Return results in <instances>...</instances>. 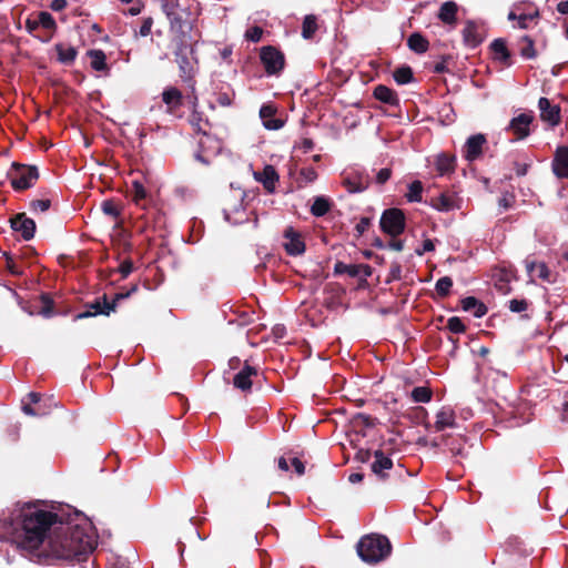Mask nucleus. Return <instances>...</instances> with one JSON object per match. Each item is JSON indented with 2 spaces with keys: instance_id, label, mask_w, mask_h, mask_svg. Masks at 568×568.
I'll return each instance as SVG.
<instances>
[{
  "instance_id": "1",
  "label": "nucleus",
  "mask_w": 568,
  "mask_h": 568,
  "mask_svg": "<svg viewBox=\"0 0 568 568\" xmlns=\"http://www.w3.org/2000/svg\"><path fill=\"white\" fill-rule=\"evenodd\" d=\"M9 536H16L21 549L49 561H81L97 546L94 527L84 515L64 519L38 503L16 505L0 519V539Z\"/></svg>"
},
{
  "instance_id": "2",
  "label": "nucleus",
  "mask_w": 568,
  "mask_h": 568,
  "mask_svg": "<svg viewBox=\"0 0 568 568\" xmlns=\"http://www.w3.org/2000/svg\"><path fill=\"white\" fill-rule=\"evenodd\" d=\"M389 540L381 535H367L357 544V554L363 561L376 564L390 554Z\"/></svg>"
},
{
  "instance_id": "3",
  "label": "nucleus",
  "mask_w": 568,
  "mask_h": 568,
  "mask_svg": "<svg viewBox=\"0 0 568 568\" xmlns=\"http://www.w3.org/2000/svg\"><path fill=\"white\" fill-rule=\"evenodd\" d=\"M382 230L395 237L402 234L405 230V215L398 209L386 210L381 217Z\"/></svg>"
},
{
  "instance_id": "4",
  "label": "nucleus",
  "mask_w": 568,
  "mask_h": 568,
  "mask_svg": "<svg viewBox=\"0 0 568 568\" xmlns=\"http://www.w3.org/2000/svg\"><path fill=\"white\" fill-rule=\"evenodd\" d=\"M38 178L36 166L17 165L11 173V184L16 190H26L32 186Z\"/></svg>"
},
{
  "instance_id": "5",
  "label": "nucleus",
  "mask_w": 568,
  "mask_h": 568,
  "mask_svg": "<svg viewBox=\"0 0 568 568\" xmlns=\"http://www.w3.org/2000/svg\"><path fill=\"white\" fill-rule=\"evenodd\" d=\"M539 12L535 8H529L527 11L523 10V4H515L508 13V20L517 21L519 29H528L537 23Z\"/></svg>"
},
{
  "instance_id": "6",
  "label": "nucleus",
  "mask_w": 568,
  "mask_h": 568,
  "mask_svg": "<svg viewBox=\"0 0 568 568\" xmlns=\"http://www.w3.org/2000/svg\"><path fill=\"white\" fill-rule=\"evenodd\" d=\"M261 61L268 74H275L284 67V55L272 47H264L261 50Z\"/></svg>"
},
{
  "instance_id": "7",
  "label": "nucleus",
  "mask_w": 568,
  "mask_h": 568,
  "mask_svg": "<svg viewBox=\"0 0 568 568\" xmlns=\"http://www.w3.org/2000/svg\"><path fill=\"white\" fill-rule=\"evenodd\" d=\"M283 246L287 254L300 255L305 251V243L302 234L292 226H287L283 234Z\"/></svg>"
},
{
  "instance_id": "8",
  "label": "nucleus",
  "mask_w": 568,
  "mask_h": 568,
  "mask_svg": "<svg viewBox=\"0 0 568 568\" xmlns=\"http://www.w3.org/2000/svg\"><path fill=\"white\" fill-rule=\"evenodd\" d=\"M532 122L534 115L531 112L520 113L510 120L507 130L510 131L517 140H523L530 134V125Z\"/></svg>"
},
{
  "instance_id": "9",
  "label": "nucleus",
  "mask_w": 568,
  "mask_h": 568,
  "mask_svg": "<svg viewBox=\"0 0 568 568\" xmlns=\"http://www.w3.org/2000/svg\"><path fill=\"white\" fill-rule=\"evenodd\" d=\"M342 183L349 193H359L368 187L369 179L363 172L353 170L344 173Z\"/></svg>"
},
{
  "instance_id": "10",
  "label": "nucleus",
  "mask_w": 568,
  "mask_h": 568,
  "mask_svg": "<svg viewBox=\"0 0 568 568\" xmlns=\"http://www.w3.org/2000/svg\"><path fill=\"white\" fill-rule=\"evenodd\" d=\"M526 270L530 282L540 280L546 283H554L556 281V276L544 262L527 261Z\"/></svg>"
},
{
  "instance_id": "11",
  "label": "nucleus",
  "mask_w": 568,
  "mask_h": 568,
  "mask_svg": "<svg viewBox=\"0 0 568 568\" xmlns=\"http://www.w3.org/2000/svg\"><path fill=\"white\" fill-rule=\"evenodd\" d=\"M538 109L540 112L541 121L548 123L550 126H556L560 122V108L551 103L547 98H540L538 101Z\"/></svg>"
},
{
  "instance_id": "12",
  "label": "nucleus",
  "mask_w": 568,
  "mask_h": 568,
  "mask_svg": "<svg viewBox=\"0 0 568 568\" xmlns=\"http://www.w3.org/2000/svg\"><path fill=\"white\" fill-rule=\"evenodd\" d=\"M462 200L450 192H445L430 200V205L439 212H450L460 207Z\"/></svg>"
},
{
  "instance_id": "13",
  "label": "nucleus",
  "mask_w": 568,
  "mask_h": 568,
  "mask_svg": "<svg viewBox=\"0 0 568 568\" xmlns=\"http://www.w3.org/2000/svg\"><path fill=\"white\" fill-rule=\"evenodd\" d=\"M277 108L272 103L263 104L260 109V118L265 129L280 130L284 126V120L276 118Z\"/></svg>"
},
{
  "instance_id": "14",
  "label": "nucleus",
  "mask_w": 568,
  "mask_h": 568,
  "mask_svg": "<svg viewBox=\"0 0 568 568\" xmlns=\"http://www.w3.org/2000/svg\"><path fill=\"white\" fill-rule=\"evenodd\" d=\"M11 226L14 231L21 233L24 240H31L36 232V223L32 219L26 216V214H18L11 220Z\"/></svg>"
},
{
  "instance_id": "15",
  "label": "nucleus",
  "mask_w": 568,
  "mask_h": 568,
  "mask_svg": "<svg viewBox=\"0 0 568 568\" xmlns=\"http://www.w3.org/2000/svg\"><path fill=\"white\" fill-rule=\"evenodd\" d=\"M486 139L483 134H476L468 138L465 144V158L468 161H474L479 158Z\"/></svg>"
},
{
  "instance_id": "16",
  "label": "nucleus",
  "mask_w": 568,
  "mask_h": 568,
  "mask_svg": "<svg viewBox=\"0 0 568 568\" xmlns=\"http://www.w3.org/2000/svg\"><path fill=\"white\" fill-rule=\"evenodd\" d=\"M552 170L558 178H568V148L560 146L557 149L552 161Z\"/></svg>"
},
{
  "instance_id": "17",
  "label": "nucleus",
  "mask_w": 568,
  "mask_h": 568,
  "mask_svg": "<svg viewBox=\"0 0 568 568\" xmlns=\"http://www.w3.org/2000/svg\"><path fill=\"white\" fill-rule=\"evenodd\" d=\"M456 415L453 408L444 406L436 414L434 427L437 432L455 426Z\"/></svg>"
},
{
  "instance_id": "18",
  "label": "nucleus",
  "mask_w": 568,
  "mask_h": 568,
  "mask_svg": "<svg viewBox=\"0 0 568 568\" xmlns=\"http://www.w3.org/2000/svg\"><path fill=\"white\" fill-rule=\"evenodd\" d=\"M256 368L245 365L235 376L234 386L243 392L250 390L252 387V376H256Z\"/></svg>"
},
{
  "instance_id": "19",
  "label": "nucleus",
  "mask_w": 568,
  "mask_h": 568,
  "mask_svg": "<svg viewBox=\"0 0 568 568\" xmlns=\"http://www.w3.org/2000/svg\"><path fill=\"white\" fill-rule=\"evenodd\" d=\"M254 178L261 182L268 192L275 190V184L278 180V175L272 165H266L263 171L255 172Z\"/></svg>"
},
{
  "instance_id": "20",
  "label": "nucleus",
  "mask_w": 568,
  "mask_h": 568,
  "mask_svg": "<svg viewBox=\"0 0 568 568\" xmlns=\"http://www.w3.org/2000/svg\"><path fill=\"white\" fill-rule=\"evenodd\" d=\"M393 467V462L389 457L385 456L381 450H376L374 454V462L372 464V470L375 475L384 478V471Z\"/></svg>"
},
{
  "instance_id": "21",
  "label": "nucleus",
  "mask_w": 568,
  "mask_h": 568,
  "mask_svg": "<svg viewBox=\"0 0 568 568\" xmlns=\"http://www.w3.org/2000/svg\"><path fill=\"white\" fill-rule=\"evenodd\" d=\"M114 308H115V304L114 303L110 304L104 298L103 302H95V303L91 304L90 310L77 315V318H84V317L94 316L98 314L109 315L111 312L114 311Z\"/></svg>"
},
{
  "instance_id": "22",
  "label": "nucleus",
  "mask_w": 568,
  "mask_h": 568,
  "mask_svg": "<svg viewBox=\"0 0 568 568\" xmlns=\"http://www.w3.org/2000/svg\"><path fill=\"white\" fill-rule=\"evenodd\" d=\"M435 166L439 175L452 173L455 170V156L445 153L435 158Z\"/></svg>"
},
{
  "instance_id": "23",
  "label": "nucleus",
  "mask_w": 568,
  "mask_h": 568,
  "mask_svg": "<svg viewBox=\"0 0 568 568\" xmlns=\"http://www.w3.org/2000/svg\"><path fill=\"white\" fill-rule=\"evenodd\" d=\"M463 310L473 313L475 317H481L486 314V306L477 298L469 296L462 301Z\"/></svg>"
},
{
  "instance_id": "24",
  "label": "nucleus",
  "mask_w": 568,
  "mask_h": 568,
  "mask_svg": "<svg viewBox=\"0 0 568 568\" xmlns=\"http://www.w3.org/2000/svg\"><path fill=\"white\" fill-rule=\"evenodd\" d=\"M88 57L90 59V65L95 71H106V55L102 50H90L88 51Z\"/></svg>"
},
{
  "instance_id": "25",
  "label": "nucleus",
  "mask_w": 568,
  "mask_h": 568,
  "mask_svg": "<svg viewBox=\"0 0 568 568\" xmlns=\"http://www.w3.org/2000/svg\"><path fill=\"white\" fill-rule=\"evenodd\" d=\"M463 36L465 42L470 47H476L481 41V36L477 26L474 22H467Z\"/></svg>"
},
{
  "instance_id": "26",
  "label": "nucleus",
  "mask_w": 568,
  "mask_h": 568,
  "mask_svg": "<svg viewBox=\"0 0 568 568\" xmlns=\"http://www.w3.org/2000/svg\"><path fill=\"white\" fill-rule=\"evenodd\" d=\"M176 62L179 64V68L181 70L182 77H191L193 72V64L192 61L187 57V50L186 48L180 49L176 53Z\"/></svg>"
},
{
  "instance_id": "27",
  "label": "nucleus",
  "mask_w": 568,
  "mask_h": 568,
  "mask_svg": "<svg viewBox=\"0 0 568 568\" xmlns=\"http://www.w3.org/2000/svg\"><path fill=\"white\" fill-rule=\"evenodd\" d=\"M457 4L453 1H446L442 4L438 18L445 23H453L456 20Z\"/></svg>"
},
{
  "instance_id": "28",
  "label": "nucleus",
  "mask_w": 568,
  "mask_h": 568,
  "mask_svg": "<svg viewBox=\"0 0 568 568\" xmlns=\"http://www.w3.org/2000/svg\"><path fill=\"white\" fill-rule=\"evenodd\" d=\"M162 99L171 110H174L181 105L182 94L178 89L169 88L162 93Z\"/></svg>"
},
{
  "instance_id": "29",
  "label": "nucleus",
  "mask_w": 568,
  "mask_h": 568,
  "mask_svg": "<svg viewBox=\"0 0 568 568\" xmlns=\"http://www.w3.org/2000/svg\"><path fill=\"white\" fill-rule=\"evenodd\" d=\"M317 19L314 14H308L304 18L302 24V37L304 39H312L317 31Z\"/></svg>"
},
{
  "instance_id": "30",
  "label": "nucleus",
  "mask_w": 568,
  "mask_h": 568,
  "mask_svg": "<svg viewBox=\"0 0 568 568\" xmlns=\"http://www.w3.org/2000/svg\"><path fill=\"white\" fill-rule=\"evenodd\" d=\"M57 52L59 61L64 64H70L77 57V50L71 45L58 44Z\"/></svg>"
},
{
  "instance_id": "31",
  "label": "nucleus",
  "mask_w": 568,
  "mask_h": 568,
  "mask_svg": "<svg viewBox=\"0 0 568 568\" xmlns=\"http://www.w3.org/2000/svg\"><path fill=\"white\" fill-rule=\"evenodd\" d=\"M491 50L496 60L506 63L509 59V52L506 43L501 39H497L491 43Z\"/></svg>"
},
{
  "instance_id": "32",
  "label": "nucleus",
  "mask_w": 568,
  "mask_h": 568,
  "mask_svg": "<svg viewBox=\"0 0 568 568\" xmlns=\"http://www.w3.org/2000/svg\"><path fill=\"white\" fill-rule=\"evenodd\" d=\"M407 44L410 50L417 53H424L428 49L427 40L418 33L412 34L407 40Z\"/></svg>"
},
{
  "instance_id": "33",
  "label": "nucleus",
  "mask_w": 568,
  "mask_h": 568,
  "mask_svg": "<svg viewBox=\"0 0 568 568\" xmlns=\"http://www.w3.org/2000/svg\"><path fill=\"white\" fill-rule=\"evenodd\" d=\"M374 97L385 103L393 104L396 102V94L385 85H377L374 90Z\"/></svg>"
},
{
  "instance_id": "34",
  "label": "nucleus",
  "mask_w": 568,
  "mask_h": 568,
  "mask_svg": "<svg viewBox=\"0 0 568 568\" xmlns=\"http://www.w3.org/2000/svg\"><path fill=\"white\" fill-rule=\"evenodd\" d=\"M423 193V184L420 181H414L408 185L406 197L409 202H420Z\"/></svg>"
},
{
  "instance_id": "35",
  "label": "nucleus",
  "mask_w": 568,
  "mask_h": 568,
  "mask_svg": "<svg viewBox=\"0 0 568 568\" xmlns=\"http://www.w3.org/2000/svg\"><path fill=\"white\" fill-rule=\"evenodd\" d=\"M328 201L324 197H316L311 207V212L315 216H323L328 212Z\"/></svg>"
},
{
  "instance_id": "36",
  "label": "nucleus",
  "mask_w": 568,
  "mask_h": 568,
  "mask_svg": "<svg viewBox=\"0 0 568 568\" xmlns=\"http://www.w3.org/2000/svg\"><path fill=\"white\" fill-rule=\"evenodd\" d=\"M412 398L415 403H427L432 398V392L427 387H415L412 390Z\"/></svg>"
},
{
  "instance_id": "37",
  "label": "nucleus",
  "mask_w": 568,
  "mask_h": 568,
  "mask_svg": "<svg viewBox=\"0 0 568 568\" xmlns=\"http://www.w3.org/2000/svg\"><path fill=\"white\" fill-rule=\"evenodd\" d=\"M36 23H37V26H40L47 30H53L55 28V21H54L53 17L49 12H45V11L40 12L36 17Z\"/></svg>"
},
{
  "instance_id": "38",
  "label": "nucleus",
  "mask_w": 568,
  "mask_h": 568,
  "mask_svg": "<svg viewBox=\"0 0 568 568\" xmlns=\"http://www.w3.org/2000/svg\"><path fill=\"white\" fill-rule=\"evenodd\" d=\"M394 79L398 84L409 83L413 79V72L408 67L399 68L395 70Z\"/></svg>"
},
{
  "instance_id": "39",
  "label": "nucleus",
  "mask_w": 568,
  "mask_h": 568,
  "mask_svg": "<svg viewBox=\"0 0 568 568\" xmlns=\"http://www.w3.org/2000/svg\"><path fill=\"white\" fill-rule=\"evenodd\" d=\"M453 286V281L450 277L448 276H444V277H440L437 282H436V292L438 295L440 296H447L450 292V288Z\"/></svg>"
},
{
  "instance_id": "40",
  "label": "nucleus",
  "mask_w": 568,
  "mask_h": 568,
  "mask_svg": "<svg viewBox=\"0 0 568 568\" xmlns=\"http://www.w3.org/2000/svg\"><path fill=\"white\" fill-rule=\"evenodd\" d=\"M132 197L136 204H139L140 201H142L146 197V191H145L143 184L139 181L132 182Z\"/></svg>"
},
{
  "instance_id": "41",
  "label": "nucleus",
  "mask_w": 568,
  "mask_h": 568,
  "mask_svg": "<svg viewBox=\"0 0 568 568\" xmlns=\"http://www.w3.org/2000/svg\"><path fill=\"white\" fill-rule=\"evenodd\" d=\"M447 327L449 328L450 332L456 334L465 332L466 328L462 320L458 317H450L447 322Z\"/></svg>"
},
{
  "instance_id": "42",
  "label": "nucleus",
  "mask_w": 568,
  "mask_h": 568,
  "mask_svg": "<svg viewBox=\"0 0 568 568\" xmlns=\"http://www.w3.org/2000/svg\"><path fill=\"white\" fill-rule=\"evenodd\" d=\"M30 205L34 212H45L49 210L51 202L48 199H41L32 201Z\"/></svg>"
},
{
  "instance_id": "43",
  "label": "nucleus",
  "mask_w": 568,
  "mask_h": 568,
  "mask_svg": "<svg viewBox=\"0 0 568 568\" xmlns=\"http://www.w3.org/2000/svg\"><path fill=\"white\" fill-rule=\"evenodd\" d=\"M528 307V303L525 300H511L509 302V310L514 313H520L526 311Z\"/></svg>"
},
{
  "instance_id": "44",
  "label": "nucleus",
  "mask_w": 568,
  "mask_h": 568,
  "mask_svg": "<svg viewBox=\"0 0 568 568\" xmlns=\"http://www.w3.org/2000/svg\"><path fill=\"white\" fill-rule=\"evenodd\" d=\"M354 423L355 425H363V426H366V427H373L374 426V419H372L369 416L367 415H364V414H357L355 417H354Z\"/></svg>"
},
{
  "instance_id": "45",
  "label": "nucleus",
  "mask_w": 568,
  "mask_h": 568,
  "mask_svg": "<svg viewBox=\"0 0 568 568\" xmlns=\"http://www.w3.org/2000/svg\"><path fill=\"white\" fill-rule=\"evenodd\" d=\"M118 271L122 275L123 278L128 277L132 273V271H133L132 262L130 260L123 261L120 264Z\"/></svg>"
},
{
  "instance_id": "46",
  "label": "nucleus",
  "mask_w": 568,
  "mask_h": 568,
  "mask_svg": "<svg viewBox=\"0 0 568 568\" xmlns=\"http://www.w3.org/2000/svg\"><path fill=\"white\" fill-rule=\"evenodd\" d=\"M102 211L106 215L114 216V217L118 216V214H119L116 205L111 201H104L102 203Z\"/></svg>"
},
{
  "instance_id": "47",
  "label": "nucleus",
  "mask_w": 568,
  "mask_h": 568,
  "mask_svg": "<svg viewBox=\"0 0 568 568\" xmlns=\"http://www.w3.org/2000/svg\"><path fill=\"white\" fill-rule=\"evenodd\" d=\"M262 29L258 27H253L246 31V38L253 42H257L261 40L262 37Z\"/></svg>"
},
{
  "instance_id": "48",
  "label": "nucleus",
  "mask_w": 568,
  "mask_h": 568,
  "mask_svg": "<svg viewBox=\"0 0 568 568\" xmlns=\"http://www.w3.org/2000/svg\"><path fill=\"white\" fill-rule=\"evenodd\" d=\"M301 175L304 181L311 183L317 179V173L313 168L303 169Z\"/></svg>"
},
{
  "instance_id": "49",
  "label": "nucleus",
  "mask_w": 568,
  "mask_h": 568,
  "mask_svg": "<svg viewBox=\"0 0 568 568\" xmlns=\"http://www.w3.org/2000/svg\"><path fill=\"white\" fill-rule=\"evenodd\" d=\"M290 462H291V465H292V467L294 468V470H295V473L297 475H300V476L304 475V473H305V465H304V463L301 459H298L297 457H292L290 459Z\"/></svg>"
},
{
  "instance_id": "50",
  "label": "nucleus",
  "mask_w": 568,
  "mask_h": 568,
  "mask_svg": "<svg viewBox=\"0 0 568 568\" xmlns=\"http://www.w3.org/2000/svg\"><path fill=\"white\" fill-rule=\"evenodd\" d=\"M122 3H132V7L129 9V13L131 16H138L142 11V3L140 1L133 0H120Z\"/></svg>"
},
{
  "instance_id": "51",
  "label": "nucleus",
  "mask_w": 568,
  "mask_h": 568,
  "mask_svg": "<svg viewBox=\"0 0 568 568\" xmlns=\"http://www.w3.org/2000/svg\"><path fill=\"white\" fill-rule=\"evenodd\" d=\"M390 174H392V172L388 168L381 169L376 175L377 183L384 184L386 181H388V179L390 178Z\"/></svg>"
},
{
  "instance_id": "52",
  "label": "nucleus",
  "mask_w": 568,
  "mask_h": 568,
  "mask_svg": "<svg viewBox=\"0 0 568 568\" xmlns=\"http://www.w3.org/2000/svg\"><path fill=\"white\" fill-rule=\"evenodd\" d=\"M435 250V244L432 240L427 239L423 242V246H422V250H417L416 253L418 255H422L426 252H432Z\"/></svg>"
},
{
  "instance_id": "53",
  "label": "nucleus",
  "mask_w": 568,
  "mask_h": 568,
  "mask_svg": "<svg viewBox=\"0 0 568 568\" xmlns=\"http://www.w3.org/2000/svg\"><path fill=\"white\" fill-rule=\"evenodd\" d=\"M22 410L30 416H40L45 414V412L41 409H33L31 405L27 403H23Z\"/></svg>"
},
{
  "instance_id": "54",
  "label": "nucleus",
  "mask_w": 568,
  "mask_h": 568,
  "mask_svg": "<svg viewBox=\"0 0 568 568\" xmlns=\"http://www.w3.org/2000/svg\"><path fill=\"white\" fill-rule=\"evenodd\" d=\"M136 290H138V285H133V286L131 287V290H130V291H128V292H125V293H123V292H119V293H116V294H115V297H114V302H116V301H121V300H124V298L129 297V296H130L132 293H134Z\"/></svg>"
},
{
  "instance_id": "55",
  "label": "nucleus",
  "mask_w": 568,
  "mask_h": 568,
  "mask_svg": "<svg viewBox=\"0 0 568 568\" xmlns=\"http://www.w3.org/2000/svg\"><path fill=\"white\" fill-rule=\"evenodd\" d=\"M217 102L222 106H230L232 104V99L226 93H222L219 95Z\"/></svg>"
},
{
  "instance_id": "56",
  "label": "nucleus",
  "mask_w": 568,
  "mask_h": 568,
  "mask_svg": "<svg viewBox=\"0 0 568 568\" xmlns=\"http://www.w3.org/2000/svg\"><path fill=\"white\" fill-rule=\"evenodd\" d=\"M67 7V0H53L51 9L54 11L63 10Z\"/></svg>"
},
{
  "instance_id": "57",
  "label": "nucleus",
  "mask_w": 568,
  "mask_h": 568,
  "mask_svg": "<svg viewBox=\"0 0 568 568\" xmlns=\"http://www.w3.org/2000/svg\"><path fill=\"white\" fill-rule=\"evenodd\" d=\"M368 225H369V220L366 217H363L356 225V230L358 231V233L362 234L367 230Z\"/></svg>"
},
{
  "instance_id": "58",
  "label": "nucleus",
  "mask_w": 568,
  "mask_h": 568,
  "mask_svg": "<svg viewBox=\"0 0 568 568\" xmlns=\"http://www.w3.org/2000/svg\"><path fill=\"white\" fill-rule=\"evenodd\" d=\"M388 247H389V248H392V250H394V251L399 252V251H402V250H403L404 244H403V242H402V241H399V240H392V241L388 243Z\"/></svg>"
},
{
  "instance_id": "59",
  "label": "nucleus",
  "mask_w": 568,
  "mask_h": 568,
  "mask_svg": "<svg viewBox=\"0 0 568 568\" xmlns=\"http://www.w3.org/2000/svg\"><path fill=\"white\" fill-rule=\"evenodd\" d=\"M557 10L561 14H568V0L559 2L557 6Z\"/></svg>"
},
{
  "instance_id": "60",
  "label": "nucleus",
  "mask_w": 568,
  "mask_h": 568,
  "mask_svg": "<svg viewBox=\"0 0 568 568\" xmlns=\"http://www.w3.org/2000/svg\"><path fill=\"white\" fill-rule=\"evenodd\" d=\"M348 480L352 484H357L363 480V475L361 473H353L349 475Z\"/></svg>"
},
{
  "instance_id": "61",
  "label": "nucleus",
  "mask_w": 568,
  "mask_h": 568,
  "mask_svg": "<svg viewBox=\"0 0 568 568\" xmlns=\"http://www.w3.org/2000/svg\"><path fill=\"white\" fill-rule=\"evenodd\" d=\"M278 468L284 471H287L290 469L288 462L285 457H281L278 459Z\"/></svg>"
},
{
  "instance_id": "62",
  "label": "nucleus",
  "mask_w": 568,
  "mask_h": 568,
  "mask_svg": "<svg viewBox=\"0 0 568 568\" xmlns=\"http://www.w3.org/2000/svg\"><path fill=\"white\" fill-rule=\"evenodd\" d=\"M151 30V21H145L143 26L141 27L140 33L142 36H148Z\"/></svg>"
},
{
  "instance_id": "63",
  "label": "nucleus",
  "mask_w": 568,
  "mask_h": 568,
  "mask_svg": "<svg viewBox=\"0 0 568 568\" xmlns=\"http://www.w3.org/2000/svg\"><path fill=\"white\" fill-rule=\"evenodd\" d=\"M30 404H38L40 402V395L38 393H30L28 395Z\"/></svg>"
},
{
  "instance_id": "64",
  "label": "nucleus",
  "mask_w": 568,
  "mask_h": 568,
  "mask_svg": "<svg viewBox=\"0 0 568 568\" xmlns=\"http://www.w3.org/2000/svg\"><path fill=\"white\" fill-rule=\"evenodd\" d=\"M523 55L526 57V58H534L535 53H534V50L531 49V42L530 41H529V48L523 49Z\"/></svg>"
}]
</instances>
